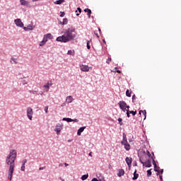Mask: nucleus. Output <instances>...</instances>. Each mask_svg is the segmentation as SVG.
Instances as JSON below:
<instances>
[{
    "mask_svg": "<svg viewBox=\"0 0 181 181\" xmlns=\"http://www.w3.org/2000/svg\"><path fill=\"white\" fill-rule=\"evenodd\" d=\"M18 158V151L16 149H10L8 154L6 156L5 161L8 166V177L9 180H12L13 172H15V160Z\"/></svg>",
    "mask_w": 181,
    "mask_h": 181,
    "instance_id": "obj_1",
    "label": "nucleus"
},
{
    "mask_svg": "<svg viewBox=\"0 0 181 181\" xmlns=\"http://www.w3.org/2000/svg\"><path fill=\"white\" fill-rule=\"evenodd\" d=\"M61 36L56 38L57 42H60L61 43H69L77 37V31L74 27H69L68 28L64 29L61 32Z\"/></svg>",
    "mask_w": 181,
    "mask_h": 181,
    "instance_id": "obj_2",
    "label": "nucleus"
},
{
    "mask_svg": "<svg viewBox=\"0 0 181 181\" xmlns=\"http://www.w3.org/2000/svg\"><path fill=\"white\" fill-rule=\"evenodd\" d=\"M146 158V154H144L142 157L139 158V161L142 163L143 166L145 168H151L152 166V163L151 162V159H148L146 162H144Z\"/></svg>",
    "mask_w": 181,
    "mask_h": 181,
    "instance_id": "obj_3",
    "label": "nucleus"
},
{
    "mask_svg": "<svg viewBox=\"0 0 181 181\" xmlns=\"http://www.w3.org/2000/svg\"><path fill=\"white\" fill-rule=\"evenodd\" d=\"M121 144L124 146V149L126 151H129L131 149V145L128 144V140L127 139V134L125 133L123 134L122 140L121 141Z\"/></svg>",
    "mask_w": 181,
    "mask_h": 181,
    "instance_id": "obj_4",
    "label": "nucleus"
},
{
    "mask_svg": "<svg viewBox=\"0 0 181 181\" xmlns=\"http://www.w3.org/2000/svg\"><path fill=\"white\" fill-rule=\"evenodd\" d=\"M64 129V125L63 123H57L54 128V132H55L56 135H60Z\"/></svg>",
    "mask_w": 181,
    "mask_h": 181,
    "instance_id": "obj_5",
    "label": "nucleus"
},
{
    "mask_svg": "<svg viewBox=\"0 0 181 181\" xmlns=\"http://www.w3.org/2000/svg\"><path fill=\"white\" fill-rule=\"evenodd\" d=\"M26 116L30 121L33 119V109L32 107H28L26 109Z\"/></svg>",
    "mask_w": 181,
    "mask_h": 181,
    "instance_id": "obj_6",
    "label": "nucleus"
},
{
    "mask_svg": "<svg viewBox=\"0 0 181 181\" xmlns=\"http://www.w3.org/2000/svg\"><path fill=\"white\" fill-rule=\"evenodd\" d=\"M118 105L123 112H127V103L124 100H121L118 103Z\"/></svg>",
    "mask_w": 181,
    "mask_h": 181,
    "instance_id": "obj_7",
    "label": "nucleus"
},
{
    "mask_svg": "<svg viewBox=\"0 0 181 181\" xmlns=\"http://www.w3.org/2000/svg\"><path fill=\"white\" fill-rule=\"evenodd\" d=\"M79 67H80V70L85 73L90 71V70H93V67L86 64H81Z\"/></svg>",
    "mask_w": 181,
    "mask_h": 181,
    "instance_id": "obj_8",
    "label": "nucleus"
},
{
    "mask_svg": "<svg viewBox=\"0 0 181 181\" xmlns=\"http://www.w3.org/2000/svg\"><path fill=\"white\" fill-rule=\"evenodd\" d=\"M14 23L17 28H21L23 29L25 25L21 18H16L14 20Z\"/></svg>",
    "mask_w": 181,
    "mask_h": 181,
    "instance_id": "obj_9",
    "label": "nucleus"
},
{
    "mask_svg": "<svg viewBox=\"0 0 181 181\" xmlns=\"http://www.w3.org/2000/svg\"><path fill=\"white\" fill-rule=\"evenodd\" d=\"M52 39H53V35H52V33H47V34H45L43 35L42 40L47 43L48 40H52Z\"/></svg>",
    "mask_w": 181,
    "mask_h": 181,
    "instance_id": "obj_10",
    "label": "nucleus"
},
{
    "mask_svg": "<svg viewBox=\"0 0 181 181\" xmlns=\"http://www.w3.org/2000/svg\"><path fill=\"white\" fill-rule=\"evenodd\" d=\"M23 30L25 32H29V30H33L35 29V25L33 24H28L26 27H23Z\"/></svg>",
    "mask_w": 181,
    "mask_h": 181,
    "instance_id": "obj_11",
    "label": "nucleus"
},
{
    "mask_svg": "<svg viewBox=\"0 0 181 181\" xmlns=\"http://www.w3.org/2000/svg\"><path fill=\"white\" fill-rule=\"evenodd\" d=\"M50 86L52 84L49 82H47L42 86V90L45 91V93H48L49 90H50Z\"/></svg>",
    "mask_w": 181,
    "mask_h": 181,
    "instance_id": "obj_12",
    "label": "nucleus"
},
{
    "mask_svg": "<svg viewBox=\"0 0 181 181\" xmlns=\"http://www.w3.org/2000/svg\"><path fill=\"white\" fill-rule=\"evenodd\" d=\"M26 163H28V160L27 159H23L21 161V172H25V169H26L25 165H26Z\"/></svg>",
    "mask_w": 181,
    "mask_h": 181,
    "instance_id": "obj_13",
    "label": "nucleus"
},
{
    "mask_svg": "<svg viewBox=\"0 0 181 181\" xmlns=\"http://www.w3.org/2000/svg\"><path fill=\"white\" fill-rule=\"evenodd\" d=\"M62 121H66V122H78V119H71L69 117H64Z\"/></svg>",
    "mask_w": 181,
    "mask_h": 181,
    "instance_id": "obj_14",
    "label": "nucleus"
},
{
    "mask_svg": "<svg viewBox=\"0 0 181 181\" xmlns=\"http://www.w3.org/2000/svg\"><path fill=\"white\" fill-rule=\"evenodd\" d=\"M74 101V98L71 95H69L66 98V104H71Z\"/></svg>",
    "mask_w": 181,
    "mask_h": 181,
    "instance_id": "obj_15",
    "label": "nucleus"
},
{
    "mask_svg": "<svg viewBox=\"0 0 181 181\" xmlns=\"http://www.w3.org/2000/svg\"><path fill=\"white\" fill-rule=\"evenodd\" d=\"M20 4L22 6H30V4L26 0H20Z\"/></svg>",
    "mask_w": 181,
    "mask_h": 181,
    "instance_id": "obj_16",
    "label": "nucleus"
},
{
    "mask_svg": "<svg viewBox=\"0 0 181 181\" xmlns=\"http://www.w3.org/2000/svg\"><path fill=\"white\" fill-rule=\"evenodd\" d=\"M125 160H126V163H127V165H128L129 168H130L131 165H132V158L127 157Z\"/></svg>",
    "mask_w": 181,
    "mask_h": 181,
    "instance_id": "obj_17",
    "label": "nucleus"
},
{
    "mask_svg": "<svg viewBox=\"0 0 181 181\" xmlns=\"http://www.w3.org/2000/svg\"><path fill=\"white\" fill-rule=\"evenodd\" d=\"M125 175V170L124 169H119L117 173L118 177H121V176H124Z\"/></svg>",
    "mask_w": 181,
    "mask_h": 181,
    "instance_id": "obj_18",
    "label": "nucleus"
},
{
    "mask_svg": "<svg viewBox=\"0 0 181 181\" xmlns=\"http://www.w3.org/2000/svg\"><path fill=\"white\" fill-rule=\"evenodd\" d=\"M58 23L59 25H67L69 23V20L67 18H64L62 22L59 21Z\"/></svg>",
    "mask_w": 181,
    "mask_h": 181,
    "instance_id": "obj_19",
    "label": "nucleus"
},
{
    "mask_svg": "<svg viewBox=\"0 0 181 181\" xmlns=\"http://www.w3.org/2000/svg\"><path fill=\"white\" fill-rule=\"evenodd\" d=\"M86 129V126L81 127L78 129L77 135L80 136L81 135V133L84 132V129Z\"/></svg>",
    "mask_w": 181,
    "mask_h": 181,
    "instance_id": "obj_20",
    "label": "nucleus"
},
{
    "mask_svg": "<svg viewBox=\"0 0 181 181\" xmlns=\"http://www.w3.org/2000/svg\"><path fill=\"white\" fill-rule=\"evenodd\" d=\"M10 63H11V64H18V59L15 57H11L10 60Z\"/></svg>",
    "mask_w": 181,
    "mask_h": 181,
    "instance_id": "obj_21",
    "label": "nucleus"
},
{
    "mask_svg": "<svg viewBox=\"0 0 181 181\" xmlns=\"http://www.w3.org/2000/svg\"><path fill=\"white\" fill-rule=\"evenodd\" d=\"M67 54L68 56H74V54H76V51H74V49H69L67 52Z\"/></svg>",
    "mask_w": 181,
    "mask_h": 181,
    "instance_id": "obj_22",
    "label": "nucleus"
},
{
    "mask_svg": "<svg viewBox=\"0 0 181 181\" xmlns=\"http://www.w3.org/2000/svg\"><path fill=\"white\" fill-rule=\"evenodd\" d=\"M138 177H139V175L136 173V170H135L134 172V177H132V180H136Z\"/></svg>",
    "mask_w": 181,
    "mask_h": 181,
    "instance_id": "obj_23",
    "label": "nucleus"
},
{
    "mask_svg": "<svg viewBox=\"0 0 181 181\" xmlns=\"http://www.w3.org/2000/svg\"><path fill=\"white\" fill-rule=\"evenodd\" d=\"M64 2H65V0H57L54 1V4L55 5H62V4H63Z\"/></svg>",
    "mask_w": 181,
    "mask_h": 181,
    "instance_id": "obj_24",
    "label": "nucleus"
},
{
    "mask_svg": "<svg viewBox=\"0 0 181 181\" xmlns=\"http://www.w3.org/2000/svg\"><path fill=\"white\" fill-rule=\"evenodd\" d=\"M81 179L83 181L87 180V179H88V174H86V175H82Z\"/></svg>",
    "mask_w": 181,
    "mask_h": 181,
    "instance_id": "obj_25",
    "label": "nucleus"
},
{
    "mask_svg": "<svg viewBox=\"0 0 181 181\" xmlns=\"http://www.w3.org/2000/svg\"><path fill=\"white\" fill-rule=\"evenodd\" d=\"M30 94L33 95H39V92L37 90H30Z\"/></svg>",
    "mask_w": 181,
    "mask_h": 181,
    "instance_id": "obj_26",
    "label": "nucleus"
},
{
    "mask_svg": "<svg viewBox=\"0 0 181 181\" xmlns=\"http://www.w3.org/2000/svg\"><path fill=\"white\" fill-rule=\"evenodd\" d=\"M45 45H46V42L43 40L39 42L40 47H43Z\"/></svg>",
    "mask_w": 181,
    "mask_h": 181,
    "instance_id": "obj_27",
    "label": "nucleus"
},
{
    "mask_svg": "<svg viewBox=\"0 0 181 181\" xmlns=\"http://www.w3.org/2000/svg\"><path fill=\"white\" fill-rule=\"evenodd\" d=\"M151 170H152V169L147 170V176H148V177H151L152 176V172H151Z\"/></svg>",
    "mask_w": 181,
    "mask_h": 181,
    "instance_id": "obj_28",
    "label": "nucleus"
},
{
    "mask_svg": "<svg viewBox=\"0 0 181 181\" xmlns=\"http://www.w3.org/2000/svg\"><path fill=\"white\" fill-rule=\"evenodd\" d=\"M85 12H87L89 15V18H90V16L91 15V10L88 9V8H86L84 10Z\"/></svg>",
    "mask_w": 181,
    "mask_h": 181,
    "instance_id": "obj_29",
    "label": "nucleus"
},
{
    "mask_svg": "<svg viewBox=\"0 0 181 181\" xmlns=\"http://www.w3.org/2000/svg\"><path fill=\"white\" fill-rule=\"evenodd\" d=\"M44 111H45V114H47V112H49V106H45L44 107Z\"/></svg>",
    "mask_w": 181,
    "mask_h": 181,
    "instance_id": "obj_30",
    "label": "nucleus"
},
{
    "mask_svg": "<svg viewBox=\"0 0 181 181\" xmlns=\"http://www.w3.org/2000/svg\"><path fill=\"white\" fill-rule=\"evenodd\" d=\"M146 155L148 156V159H152V156L151 155V153H149L148 151H146Z\"/></svg>",
    "mask_w": 181,
    "mask_h": 181,
    "instance_id": "obj_31",
    "label": "nucleus"
},
{
    "mask_svg": "<svg viewBox=\"0 0 181 181\" xmlns=\"http://www.w3.org/2000/svg\"><path fill=\"white\" fill-rule=\"evenodd\" d=\"M141 112L144 115V119H146V110H141Z\"/></svg>",
    "mask_w": 181,
    "mask_h": 181,
    "instance_id": "obj_32",
    "label": "nucleus"
},
{
    "mask_svg": "<svg viewBox=\"0 0 181 181\" xmlns=\"http://www.w3.org/2000/svg\"><path fill=\"white\" fill-rule=\"evenodd\" d=\"M126 95L127 97H131V93H129V90H127L126 91Z\"/></svg>",
    "mask_w": 181,
    "mask_h": 181,
    "instance_id": "obj_33",
    "label": "nucleus"
},
{
    "mask_svg": "<svg viewBox=\"0 0 181 181\" xmlns=\"http://www.w3.org/2000/svg\"><path fill=\"white\" fill-rule=\"evenodd\" d=\"M129 114H132V115H136V111L129 110Z\"/></svg>",
    "mask_w": 181,
    "mask_h": 181,
    "instance_id": "obj_34",
    "label": "nucleus"
},
{
    "mask_svg": "<svg viewBox=\"0 0 181 181\" xmlns=\"http://www.w3.org/2000/svg\"><path fill=\"white\" fill-rule=\"evenodd\" d=\"M118 122L119 123V125H122V118H119L118 119Z\"/></svg>",
    "mask_w": 181,
    "mask_h": 181,
    "instance_id": "obj_35",
    "label": "nucleus"
},
{
    "mask_svg": "<svg viewBox=\"0 0 181 181\" xmlns=\"http://www.w3.org/2000/svg\"><path fill=\"white\" fill-rule=\"evenodd\" d=\"M126 112H127V118H129V117H131L130 115H129V110L127 109V110L126 111Z\"/></svg>",
    "mask_w": 181,
    "mask_h": 181,
    "instance_id": "obj_36",
    "label": "nucleus"
},
{
    "mask_svg": "<svg viewBox=\"0 0 181 181\" xmlns=\"http://www.w3.org/2000/svg\"><path fill=\"white\" fill-rule=\"evenodd\" d=\"M151 160H153V166H154V167H156V166H157V165H156V162H155V160L153 159V158H151Z\"/></svg>",
    "mask_w": 181,
    "mask_h": 181,
    "instance_id": "obj_37",
    "label": "nucleus"
},
{
    "mask_svg": "<svg viewBox=\"0 0 181 181\" xmlns=\"http://www.w3.org/2000/svg\"><path fill=\"white\" fill-rule=\"evenodd\" d=\"M154 171L155 172H159V168H158L157 165H156V167H154Z\"/></svg>",
    "mask_w": 181,
    "mask_h": 181,
    "instance_id": "obj_38",
    "label": "nucleus"
},
{
    "mask_svg": "<svg viewBox=\"0 0 181 181\" xmlns=\"http://www.w3.org/2000/svg\"><path fill=\"white\" fill-rule=\"evenodd\" d=\"M110 62H111V58H107L106 63H107V64H110Z\"/></svg>",
    "mask_w": 181,
    "mask_h": 181,
    "instance_id": "obj_39",
    "label": "nucleus"
},
{
    "mask_svg": "<svg viewBox=\"0 0 181 181\" xmlns=\"http://www.w3.org/2000/svg\"><path fill=\"white\" fill-rule=\"evenodd\" d=\"M88 43H90V41H88V42H87V49H90V45Z\"/></svg>",
    "mask_w": 181,
    "mask_h": 181,
    "instance_id": "obj_40",
    "label": "nucleus"
},
{
    "mask_svg": "<svg viewBox=\"0 0 181 181\" xmlns=\"http://www.w3.org/2000/svg\"><path fill=\"white\" fill-rule=\"evenodd\" d=\"M64 15H65L64 12H61L60 17L63 18L64 16Z\"/></svg>",
    "mask_w": 181,
    "mask_h": 181,
    "instance_id": "obj_41",
    "label": "nucleus"
},
{
    "mask_svg": "<svg viewBox=\"0 0 181 181\" xmlns=\"http://www.w3.org/2000/svg\"><path fill=\"white\" fill-rule=\"evenodd\" d=\"M77 9H78L79 13H81V8H80V7H78Z\"/></svg>",
    "mask_w": 181,
    "mask_h": 181,
    "instance_id": "obj_42",
    "label": "nucleus"
},
{
    "mask_svg": "<svg viewBox=\"0 0 181 181\" xmlns=\"http://www.w3.org/2000/svg\"><path fill=\"white\" fill-rule=\"evenodd\" d=\"M91 181H99L97 178H93Z\"/></svg>",
    "mask_w": 181,
    "mask_h": 181,
    "instance_id": "obj_43",
    "label": "nucleus"
},
{
    "mask_svg": "<svg viewBox=\"0 0 181 181\" xmlns=\"http://www.w3.org/2000/svg\"><path fill=\"white\" fill-rule=\"evenodd\" d=\"M159 178H160V180H161V181L163 180V178H162V175H160V176H159Z\"/></svg>",
    "mask_w": 181,
    "mask_h": 181,
    "instance_id": "obj_44",
    "label": "nucleus"
},
{
    "mask_svg": "<svg viewBox=\"0 0 181 181\" xmlns=\"http://www.w3.org/2000/svg\"><path fill=\"white\" fill-rule=\"evenodd\" d=\"M133 165H134V166H136V165H137L136 161L134 162Z\"/></svg>",
    "mask_w": 181,
    "mask_h": 181,
    "instance_id": "obj_45",
    "label": "nucleus"
},
{
    "mask_svg": "<svg viewBox=\"0 0 181 181\" xmlns=\"http://www.w3.org/2000/svg\"><path fill=\"white\" fill-rule=\"evenodd\" d=\"M127 110L129 111V105H127Z\"/></svg>",
    "mask_w": 181,
    "mask_h": 181,
    "instance_id": "obj_46",
    "label": "nucleus"
},
{
    "mask_svg": "<svg viewBox=\"0 0 181 181\" xmlns=\"http://www.w3.org/2000/svg\"><path fill=\"white\" fill-rule=\"evenodd\" d=\"M160 173H161V175L163 174V169H161V170H160Z\"/></svg>",
    "mask_w": 181,
    "mask_h": 181,
    "instance_id": "obj_47",
    "label": "nucleus"
},
{
    "mask_svg": "<svg viewBox=\"0 0 181 181\" xmlns=\"http://www.w3.org/2000/svg\"><path fill=\"white\" fill-rule=\"evenodd\" d=\"M37 1H40V0H32V2H37Z\"/></svg>",
    "mask_w": 181,
    "mask_h": 181,
    "instance_id": "obj_48",
    "label": "nucleus"
},
{
    "mask_svg": "<svg viewBox=\"0 0 181 181\" xmlns=\"http://www.w3.org/2000/svg\"><path fill=\"white\" fill-rule=\"evenodd\" d=\"M39 170H43V167L40 168Z\"/></svg>",
    "mask_w": 181,
    "mask_h": 181,
    "instance_id": "obj_49",
    "label": "nucleus"
},
{
    "mask_svg": "<svg viewBox=\"0 0 181 181\" xmlns=\"http://www.w3.org/2000/svg\"><path fill=\"white\" fill-rule=\"evenodd\" d=\"M132 100H135V95L132 96Z\"/></svg>",
    "mask_w": 181,
    "mask_h": 181,
    "instance_id": "obj_50",
    "label": "nucleus"
},
{
    "mask_svg": "<svg viewBox=\"0 0 181 181\" xmlns=\"http://www.w3.org/2000/svg\"><path fill=\"white\" fill-rule=\"evenodd\" d=\"M71 141H73L72 139H69V140H68L67 141L68 142H71Z\"/></svg>",
    "mask_w": 181,
    "mask_h": 181,
    "instance_id": "obj_51",
    "label": "nucleus"
},
{
    "mask_svg": "<svg viewBox=\"0 0 181 181\" xmlns=\"http://www.w3.org/2000/svg\"><path fill=\"white\" fill-rule=\"evenodd\" d=\"M117 73H121V71L117 70Z\"/></svg>",
    "mask_w": 181,
    "mask_h": 181,
    "instance_id": "obj_52",
    "label": "nucleus"
},
{
    "mask_svg": "<svg viewBox=\"0 0 181 181\" xmlns=\"http://www.w3.org/2000/svg\"><path fill=\"white\" fill-rule=\"evenodd\" d=\"M141 112H142V110H140L139 112V114L141 115Z\"/></svg>",
    "mask_w": 181,
    "mask_h": 181,
    "instance_id": "obj_53",
    "label": "nucleus"
},
{
    "mask_svg": "<svg viewBox=\"0 0 181 181\" xmlns=\"http://www.w3.org/2000/svg\"><path fill=\"white\" fill-rule=\"evenodd\" d=\"M99 181H105V180L103 179V180H100Z\"/></svg>",
    "mask_w": 181,
    "mask_h": 181,
    "instance_id": "obj_54",
    "label": "nucleus"
},
{
    "mask_svg": "<svg viewBox=\"0 0 181 181\" xmlns=\"http://www.w3.org/2000/svg\"><path fill=\"white\" fill-rule=\"evenodd\" d=\"M64 165H65V166H69V164H67V163H65Z\"/></svg>",
    "mask_w": 181,
    "mask_h": 181,
    "instance_id": "obj_55",
    "label": "nucleus"
},
{
    "mask_svg": "<svg viewBox=\"0 0 181 181\" xmlns=\"http://www.w3.org/2000/svg\"><path fill=\"white\" fill-rule=\"evenodd\" d=\"M156 175H157V176H158V175H159V171H158V172H157V174H156Z\"/></svg>",
    "mask_w": 181,
    "mask_h": 181,
    "instance_id": "obj_56",
    "label": "nucleus"
},
{
    "mask_svg": "<svg viewBox=\"0 0 181 181\" xmlns=\"http://www.w3.org/2000/svg\"><path fill=\"white\" fill-rule=\"evenodd\" d=\"M61 107H64V103L61 105Z\"/></svg>",
    "mask_w": 181,
    "mask_h": 181,
    "instance_id": "obj_57",
    "label": "nucleus"
},
{
    "mask_svg": "<svg viewBox=\"0 0 181 181\" xmlns=\"http://www.w3.org/2000/svg\"><path fill=\"white\" fill-rule=\"evenodd\" d=\"M80 14L79 13H76V16H78Z\"/></svg>",
    "mask_w": 181,
    "mask_h": 181,
    "instance_id": "obj_58",
    "label": "nucleus"
},
{
    "mask_svg": "<svg viewBox=\"0 0 181 181\" xmlns=\"http://www.w3.org/2000/svg\"><path fill=\"white\" fill-rule=\"evenodd\" d=\"M99 32H101V29L98 28Z\"/></svg>",
    "mask_w": 181,
    "mask_h": 181,
    "instance_id": "obj_59",
    "label": "nucleus"
},
{
    "mask_svg": "<svg viewBox=\"0 0 181 181\" xmlns=\"http://www.w3.org/2000/svg\"><path fill=\"white\" fill-rule=\"evenodd\" d=\"M89 156H91V153H89Z\"/></svg>",
    "mask_w": 181,
    "mask_h": 181,
    "instance_id": "obj_60",
    "label": "nucleus"
},
{
    "mask_svg": "<svg viewBox=\"0 0 181 181\" xmlns=\"http://www.w3.org/2000/svg\"><path fill=\"white\" fill-rule=\"evenodd\" d=\"M97 37H99L98 35L96 34Z\"/></svg>",
    "mask_w": 181,
    "mask_h": 181,
    "instance_id": "obj_61",
    "label": "nucleus"
},
{
    "mask_svg": "<svg viewBox=\"0 0 181 181\" xmlns=\"http://www.w3.org/2000/svg\"><path fill=\"white\" fill-rule=\"evenodd\" d=\"M62 181H65L64 179H62Z\"/></svg>",
    "mask_w": 181,
    "mask_h": 181,
    "instance_id": "obj_62",
    "label": "nucleus"
},
{
    "mask_svg": "<svg viewBox=\"0 0 181 181\" xmlns=\"http://www.w3.org/2000/svg\"><path fill=\"white\" fill-rule=\"evenodd\" d=\"M23 83H25V81H23Z\"/></svg>",
    "mask_w": 181,
    "mask_h": 181,
    "instance_id": "obj_63",
    "label": "nucleus"
},
{
    "mask_svg": "<svg viewBox=\"0 0 181 181\" xmlns=\"http://www.w3.org/2000/svg\"><path fill=\"white\" fill-rule=\"evenodd\" d=\"M23 83H25V81H23Z\"/></svg>",
    "mask_w": 181,
    "mask_h": 181,
    "instance_id": "obj_64",
    "label": "nucleus"
}]
</instances>
